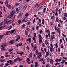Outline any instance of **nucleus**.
I'll return each instance as SVG.
<instances>
[{
    "label": "nucleus",
    "mask_w": 67,
    "mask_h": 67,
    "mask_svg": "<svg viewBox=\"0 0 67 67\" xmlns=\"http://www.w3.org/2000/svg\"><path fill=\"white\" fill-rule=\"evenodd\" d=\"M16 12L14 10H12L11 12L10 13V15H14L15 14V12Z\"/></svg>",
    "instance_id": "1"
},
{
    "label": "nucleus",
    "mask_w": 67,
    "mask_h": 67,
    "mask_svg": "<svg viewBox=\"0 0 67 67\" xmlns=\"http://www.w3.org/2000/svg\"><path fill=\"white\" fill-rule=\"evenodd\" d=\"M9 43L11 44H13L14 43V40H12L9 41Z\"/></svg>",
    "instance_id": "2"
},
{
    "label": "nucleus",
    "mask_w": 67,
    "mask_h": 67,
    "mask_svg": "<svg viewBox=\"0 0 67 67\" xmlns=\"http://www.w3.org/2000/svg\"><path fill=\"white\" fill-rule=\"evenodd\" d=\"M49 32V29H48L47 30V32L48 34V35L49 36V38H51V34H50V32Z\"/></svg>",
    "instance_id": "3"
},
{
    "label": "nucleus",
    "mask_w": 67,
    "mask_h": 67,
    "mask_svg": "<svg viewBox=\"0 0 67 67\" xmlns=\"http://www.w3.org/2000/svg\"><path fill=\"white\" fill-rule=\"evenodd\" d=\"M51 40L52 41H53V40H55V37L54 35H51Z\"/></svg>",
    "instance_id": "4"
},
{
    "label": "nucleus",
    "mask_w": 67,
    "mask_h": 67,
    "mask_svg": "<svg viewBox=\"0 0 67 67\" xmlns=\"http://www.w3.org/2000/svg\"><path fill=\"white\" fill-rule=\"evenodd\" d=\"M14 16L13 15H10L9 16L8 18H9L10 19H12L13 18H14Z\"/></svg>",
    "instance_id": "5"
},
{
    "label": "nucleus",
    "mask_w": 67,
    "mask_h": 67,
    "mask_svg": "<svg viewBox=\"0 0 67 67\" xmlns=\"http://www.w3.org/2000/svg\"><path fill=\"white\" fill-rule=\"evenodd\" d=\"M50 50L51 52H54V49L53 48L50 47Z\"/></svg>",
    "instance_id": "6"
},
{
    "label": "nucleus",
    "mask_w": 67,
    "mask_h": 67,
    "mask_svg": "<svg viewBox=\"0 0 67 67\" xmlns=\"http://www.w3.org/2000/svg\"><path fill=\"white\" fill-rule=\"evenodd\" d=\"M51 18L52 20H53V19L55 20V15H53L51 17Z\"/></svg>",
    "instance_id": "7"
},
{
    "label": "nucleus",
    "mask_w": 67,
    "mask_h": 67,
    "mask_svg": "<svg viewBox=\"0 0 67 67\" xmlns=\"http://www.w3.org/2000/svg\"><path fill=\"white\" fill-rule=\"evenodd\" d=\"M26 26V25L24 24H23L22 25V29H24L25 28V26Z\"/></svg>",
    "instance_id": "8"
},
{
    "label": "nucleus",
    "mask_w": 67,
    "mask_h": 67,
    "mask_svg": "<svg viewBox=\"0 0 67 67\" xmlns=\"http://www.w3.org/2000/svg\"><path fill=\"white\" fill-rule=\"evenodd\" d=\"M21 16H22V13H20L18 16L19 18H20V17H21Z\"/></svg>",
    "instance_id": "9"
},
{
    "label": "nucleus",
    "mask_w": 67,
    "mask_h": 67,
    "mask_svg": "<svg viewBox=\"0 0 67 67\" xmlns=\"http://www.w3.org/2000/svg\"><path fill=\"white\" fill-rule=\"evenodd\" d=\"M5 47L4 46V47H2L1 48L2 50L3 51H6V49H5Z\"/></svg>",
    "instance_id": "10"
},
{
    "label": "nucleus",
    "mask_w": 67,
    "mask_h": 67,
    "mask_svg": "<svg viewBox=\"0 0 67 67\" xmlns=\"http://www.w3.org/2000/svg\"><path fill=\"white\" fill-rule=\"evenodd\" d=\"M33 47L34 48V51H35V50L36 49V48H37V46H36V45H35Z\"/></svg>",
    "instance_id": "11"
},
{
    "label": "nucleus",
    "mask_w": 67,
    "mask_h": 67,
    "mask_svg": "<svg viewBox=\"0 0 67 67\" xmlns=\"http://www.w3.org/2000/svg\"><path fill=\"white\" fill-rule=\"evenodd\" d=\"M5 47V46H6V43H4V44H2L1 45V47H3V46Z\"/></svg>",
    "instance_id": "12"
},
{
    "label": "nucleus",
    "mask_w": 67,
    "mask_h": 67,
    "mask_svg": "<svg viewBox=\"0 0 67 67\" xmlns=\"http://www.w3.org/2000/svg\"><path fill=\"white\" fill-rule=\"evenodd\" d=\"M59 14L60 15H61V12H62V10H60V9H59L58 10Z\"/></svg>",
    "instance_id": "13"
},
{
    "label": "nucleus",
    "mask_w": 67,
    "mask_h": 67,
    "mask_svg": "<svg viewBox=\"0 0 67 67\" xmlns=\"http://www.w3.org/2000/svg\"><path fill=\"white\" fill-rule=\"evenodd\" d=\"M16 31V29H14L13 30H11V32H10L11 33H13L15 31Z\"/></svg>",
    "instance_id": "14"
},
{
    "label": "nucleus",
    "mask_w": 67,
    "mask_h": 67,
    "mask_svg": "<svg viewBox=\"0 0 67 67\" xmlns=\"http://www.w3.org/2000/svg\"><path fill=\"white\" fill-rule=\"evenodd\" d=\"M7 7L10 9H11V5L9 4L7 6Z\"/></svg>",
    "instance_id": "15"
},
{
    "label": "nucleus",
    "mask_w": 67,
    "mask_h": 67,
    "mask_svg": "<svg viewBox=\"0 0 67 67\" xmlns=\"http://www.w3.org/2000/svg\"><path fill=\"white\" fill-rule=\"evenodd\" d=\"M63 15L64 17L67 18V13H64Z\"/></svg>",
    "instance_id": "16"
},
{
    "label": "nucleus",
    "mask_w": 67,
    "mask_h": 67,
    "mask_svg": "<svg viewBox=\"0 0 67 67\" xmlns=\"http://www.w3.org/2000/svg\"><path fill=\"white\" fill-rule=\"evenodd\" d=\"M5 27V25H3L1 26V27H0V30H2V29H3L2 28H3V27Z\"/></svg>",
    "instance_id": "17"
},
{
    "label": "nucleus",
    "mask_w": 67,
    "mask_h": 67,
    "mask_svg": "<svg viewBox=\"0 0 67 67\" xmlns=\"http://www.w3.org/2000/svg\"><path fill=\"white\" fill-rule=\"evenodd\" d=\"M45 43L46 45H47L48 44V41L47 40H46L45 41Z\"/></svg>",
    "instance_id": "18"
},
{
    "label": "nucleus",
    "mask_w": 67,
    "mask_h": 67,
    "mask_svg": "<svg viewBox=\"0 0 67 67\" xmlns=\"http://www.w3.org/2000/svg\"><path fill=\"white\" fill-rule=\"evenodd\" d=\"M12 24L13 25V21L11 20H10L9 25Z\"/></svg>",
    "instance_id": "19"
},
{
    "label": "nucleus",
    "mask_w": 67,
    "mask_h": 67,
    "mask_svg": "<svg viewBox=\"0 0 67 67\" xmlns=\"http://www.w3.org/2000/svg\"><path fill=\"white\" fill-rule=\"evenodd\" d=\"M24 54V52H20V56H22V54Z\"/></svg>",
    "instance_id": "20"
},
{
    "label": "nucleus",
    "mask_w": 67,
    "mask_h": 67,
    "mask_svg": "<svg viewBox=\"0 0 67 67\" xmlns=\"http://www.w3.org/2000/svg\"><path fill=\"white\" fill-rule=\"evenodd\" d=\"M39 40H41V38H42V36L40 34L39 35Z\"/></svg>",
    "instance_id": "21"
},
{
    "label": "nucleus",
    "mask_w": 67,
    "mask_h": 67,
    "mask_svg": "<svg viewBox=\"0 0 67 67\" xmlns=\"http://www.w3.org/2000/svg\"><path fill=\"white\" fill-rule=\"evenodd\" d=\"M42 24H43V25H44L45 24V23H44V19H42Z\"/></svg>",
    "instance_id": "22"
},
{
    "label": "nucleus",
    "mask_w": 67,
    "mask_h": 67,
    "mask_svg": "<svg viewBox=\"0 0 67 67\" xmlns=\"http://www.w3.org/2000/svg\"><path fill=\"white\" fill-rule=\"evenodd\" d=\"M6 23L7 24L10 25V20L6 21Z\"/></svg>",
    "instance_id": "23"
},
{
    "label": "nucleus",
    "mask_w": 67,
    "mask_h": 67,
    "mask_svg": "<svg viewBox=\"0 0 67 67\" xmlns=\"http://www.w3.org/2000/svg\"><path fill=\"white\" fill-rule=\"evenodd\" d=\"M50 63H51L52 64H53V60L52 59H50Z\"/></svg>",
    "instance_id": "24"
},
{
    "label": "nucleus",
    "mask_w": 67,
    "mask_h": 67,
    "mask_svg": "<svg viewBox=\"0 0 67 67\" xmlns=\"http://www.w3.org/2000/svg\"><path fill=\"white\" fill-rule=\"evenodd\" d=\"M31 40V38H29L27 39L26 40V41L27 42H29V41H30V40Z\"/></svg>",
    "instance_id": "25"
},
{
    "label": "nucleus",
    "mask_w": 67,
    "mask_h": 67,
    "mask_svg": "<svg viewBox=\"0 0 67 67\" xmlns=\"http://www.w3.org/2000/svg\"><path fill=\"white\" fill-rule=\"evenodd\" d=\"M29 15V14L28 13H26L25 14V16L27 17Z\"/></svg>",
    "instance_id": "26"
},
{
    "label": "nucleus",
    "mask_w": 67,
    "mask_h": 67,
    "mask_svg": "<svg viewBox=\"0 0 67 67\" xmlns=\"http://www.w3.org/2000/svg\"><path fill=\"white\" fill-rule=\"evenodd\" d=\"M10 32V31H8L7 32H6L5 33L6 34V35H8V34L9 33V32Z\"/></svg>",
    "instance_id": "27"
},
{
    "label": "nucleus",
    "mask_w": 67,
    "mask_h": 67,
    "mask_svg": "<svg viewBox=\"0 0 67 67\" xmlns=\"http://www.w3.org/2000/svg\"><path fill=\"white\" fill-rule=\"evenodd\" d=\"M46 55L48 56H49V53L48 52H46Z\"/></svg>",
    "instance_id": "28"
},
{
    "label": "nucleus",
    "mask_w": 67,
    "mask_h": 67,
    "mask_svg": "<svg viewBox=\"0 0 67 67\" xmlns=\"http://www.w3.org/2000/svg\"><path fill=\"white\" fill-rule=\"evenodd\" d=\"M5 4L6 5H8V0H6L5 2Z\"/></svg>",
    "instance_id": "29"
},
{
    "label": "nucleus",
    "mask_w": 67,
    "mask_h": 67,
    "mask_svg": "<svg viewBox=\"0 0 67 67\" xmlns=\"http://www.w3.org/2000/svg\"><path fill=\"white\" fill-rule=\"evenodd\" d=\"M38 5V4L37 3H36L34 5L35 8H36Z\"/></svg>",
    "instance_id": "30"
},
{
    "label": "nucleus",
    "mask_w": 67,
    "mask_h": 67,
    "mask_svg": "<svg viewBox=\"0 0 67 67\" xmlns=\"http://www.w3.org/2000/svg\"><path fill=\"white\" fill-rule=\"evenodd\" d=\"M57 32L58 33H59V32H60V30L58 28L57 29Z\"/></svg>",
    "instance_id": "31"
},
{
    "label": "nucleus",
    "mask_w": 67,
    "mask_h": 67,
    "mask_svg": "<svg viewBox=\"0 0 67 67\" xmlns=\"http://www.w3.org/2000/svg\"><path fill=\"white\" fill-rule=\"evenodd\" d=\"M21 23V21L20 20H19L18 21V23L19 24H20V23Z\"/></svg>",
    "instance_id": "32"
},
{
    "label": "nucleus",
    "mask_w": 67,
    "mask_h": 67,
    "mask_svg": "<svg viewBox=\"0 0 67 67\" xmlns=\"http://www.w3.org/2000/svg\"><path fill=\"white\" fill-rule=\"evenodd\" d=\"M59 20V19H58V17H57L56 19V21L57 22H58V21Z\"/></svg>",
    "instance_id": "33"
},
{
    "label": "nucleus",
    "mask_w": 67,
    "mask_h": 67,
    "mask_svg": "<svg viewBox=\"0 0 67 67\" xmlns=\"http://www.w3.org/2000/svg\"><path fill=\"white\" fill-rule=\"evenodd\" d=\"M36 54H38V50H37V49L36 51Z\"/></svg>",
    "instance_id": "34"
},
{
    "label": "nucleus",
    "mask_w": 67,
    "mask_h": 67,
    "mask_svg": "<svg viewBox=\"0 0 67 67\" xmlns=\"http://www.w3.org/2000/svg\"><path fill=\"white\" fill-rule=\"evenodd\" d=\"M45 11H46V8H44L43 9V13H45Z\"/></svg>",
    "instance_id": "35"
},
{
    "label": "nucleus",
    "mask_w": 67,
    "mask_h": 67,
    "mask_svg": "<svg viewBox=\"0 0 67 67\" xmlns=\"http://www.w3.org/2000/svg\"><path fill=\"white\" fill-rule=\"evenodd\" d=\"M3 10L5 12H6V10H5V8L4 6H3Z\"/></svg>",
    "instance_id": "36"
},
{
    "label": "nucleus",
    "mask_w": 67,
    "mask_h": 67,
    "mask_svg": "<svg viewBox=\"0 0 67 67\" xmlns=\"http://www.w3.org/2000/svg\"><path fill=\"white\" fill-rule=\"evenodd\" d=\"M17 60H18V59L17 58L15 59L14 60V63H15V62H16L17 61Z\"/></svg>",
    "instance_id": "37"
},
{
    "label": "nucleus",
    "mask_w": 67,
    "mask_h": 67,
    "mask_svg": "<svg viewBox=\"0 0 67 67\" xmlns=\"http://www.w3.org/2000/svg\"><path fill=\"white\" fill-rule=\"evenodd\" d=\"M55 46L56 48H57L58 47V44L57 43H56Z\"/></svg>",
    "instance_id": "38"
},
{
    "label": "nucleus",
    "mask_w": 67,
    "mask_h": 67,
    "mask_svg": "<svg viewBox=\"0 0 67 67\" xmlns=\"http://www.w3.org/2000/svg\"><path fill=\"white\" fill-rule=\"evenodd\" d=\"M38 21H39L40 22V24H41V23H42V21H41V19H38Z\"/></svg>",
    "instance_id": "39"
},
{
    "label": "nucleus",
    "mask_w": 67,
    "mask_h": 67,
    "mask_svg": "<svg viewBox=\"0 0 67 67\" xmlns=\"http://www.w3.org/2000/svg\"><path fill=\"white\" fill-rule=\"evenodd\" d=\"M4 65V64L3 63H2L1 65H0V67H2V66H3Z\"/></svg>",
    "instance_id": "40"
},
{
    "label": "nucleus",
    "mask_w": 67,
    "mask_h": 67,
    "mask_svg": "<svg viewBox=\"0 0 67 67\" xmlns=\"http://www.w3.org/2000/svg\"><path fill=\"white\" fill-rule=\"evenodd\" d=\"M42 46L43 47H45V46L44 45V43L42 42Z\"/></svg>",
    "instance_id": "41"
},
{
    "label": "nucleus",
    "mask_w": 67,
    "mask_h": 67,
    "mask_svg": "<svg viewBox=\"0 0 67 67\" xmlns=\"http://www.w3.org/2000/svg\"><path fill=\"white\" fill-rule=\"evenodd\" d=\"M21 38V37H20V36H18L17 37V39H18L19 40Z\"/></svg>",
    "instance_id": "42"
},
{
    "label": "nucleus",
    "mask_w": 67,
    "mask_h": 67,
    "mask_svg": "<svg viewBox=\"0 0 67 67\" xmlns=\"http://www.w3.org/2000/svg\"><path fill=\"white\" fill-rule=\"evenodd\" d=\"M34 37H36V33H34Z\"/></svg>",
    "instance_id": "43"
},
{
    "label": "nucleus",
    "mask_w": 67,
    "mask_h": 67,
    "mask_svg": "<svg viewBox=\"0 0 67 67\" xmlns=\"http://www.w3.org/2000/svg\"><path fill=\"white\" fill-rule=\"evenodd\" d=\"M1 60V63H3V62H4L5 60H4L2 59V60Z\"/></svg>",
    "instance_id": "44"
},
{
    "label": "nucleus",
    "mask_w": 67,
    "mask_h": 67,
    "mask_svg": "<svg viewBox=\"0 0 67 67\" xmlns=\"http://www.w3.org/2000/svg\"><path fill=\"white\" fill-rule=\"evenodd\" d=\"M58 15V13H57V12H56L55 14V16H57V15Z\"/></svg>",
    "instance_id": "45"
},
{
    "label": "nucleus",
    "mask_w": 67,
    "mask_h": 67,
    "mask_svg": "<svg viewBox=\"0 0 67 67\" xmlns=\"http://www.w3.org/2000/svg\"><path fill=\"white\" fill-rule=\"evenodd\" d=\"M9 65V64L8 63L5 64V66H8Z\"/></svg>",
    "instance_id": "46"
},
{
    "label": "nucleus",
    "mask_w": 67,
    "mask_h": 67,
    "mask_svg": "<svg viewBox=\"0 0 67 67\" xmlns=\"http://www.w3.org/2000/svg\"><path fill=\"white\" fill-rule=\"evenodd\" d=\"M27 59L28 61H29V62H30V61H31V59H29V58H27Z\"/></svg>",
    "instance_id": "47"
},
{
    "label": "nucleus",
    "mask_w": 67,
    "mask_h": 67,
    "mask_svg": "<svg viewBox=\"0 0 67 67\" xmlns=\"http://www.w3.org/2000/svg\"><path fill=\"white\" fill-rule=\"evenodd\" d=\"M35 64H36V65H38V63L37 62H36L35 63Z\"/></svg>",
    "instance_id": "48"
},
{
    "label": "nucleus",
    "mask_w": 67,
    "mask_h": 67,
    "mask_svg": "<svg viewBox=\"0 0 67 67\" xmlns=\"http://www.w3.org/2000/svg\"><path fill=\"white\" fill-rule=\"evenodd\" d=\"M46 60L47 62L49 63V59L48 58H47Z\"/></svg>",
    "instance_id": "49"
},
{
    "label": "nucleus",
    "mask_w": 67,
    "mask_h": 67,
    "mask_svg": "<svg viewBox=\"0 0 67 67\" xmlns=\"http://www.w3.org/2000/svg\"><path fill=\"white\" fill-rule=\"evenodd\" d=\"M26 5H25L23 7V9H25V8H26Z\"/></svg>",
    "instance_id": "50"
},
{
    "label": "nucleus",
    "mask_w": 67,
    "mask_h": 67,
    "mask_svg": "<svg viewBox=\"0 0 67 67\" xmlns=\"http://www.w3.org/2000/svg\"><path fill=\"white\" fill-rule=\"evenodd\" d=\"M26 30H27L28 31H29V27L28 26L27 27Z\"/></svg>",
    "instance_id": "51"
},
{
    "label": "nucleus",
    "mask_w": 67,
    "mask_h": 67,
    "mask_svg": "<svg viewBox=\"0 0 67 67\" xmlns=\"http://www.w3.org/2000/svg\"><path fill=\"white\" fill-rule=\"evenodd\" d=\"M4 36V35H3L1 36V35H0V38H3V37Z\"/></svg>",
    "instance_id": "52"
},
{
    "label": "nucleus",
    "mask_w": 67,
    "mask_h": 67,
    "mask_svg": "<svg viewBox=\"0 0 67 67\" xmlns=\"http://www.w3.org/2000/svg\"><path fill=\"white\" fill-rule=\"evenodd\" d=\"M39 42H40L41 43H42V40L41 39H40V40H39Z\"/></svg>",
    "instance_id": "53"
},
{
    "label": "nucleus",
    "mask_w": 67,
    "mask_h": 67,
    "mask_svg": "<svg viewBox=\"0 0 67 67\" xmlns=\"http://www.w3.org/2000/svg\"><path fill=\"white\" fill-rule=\"evenodd\" d=\"M55 11L56 12H58V8H57L55 9Z\"/></svg>",
    "instance_id": "54"
},
{
    "label": "nucleus",
    "mask_w": 67,
    "mask_h": 67,
    "mask_svg": "<svg viewBox=\"0 0 67 67\" xmlns=\"http://www.w3.org/2000/svg\"><path fill=\"white\" fill-rule=\"evenodd\" d=\"M25 34H27V31L26 30H25Z\"/></svg>",
    "instance_id": "55"
},
{
    "label": "nucleus",
    "mask_w": 67,
    "mask_h": 67,
    "mask_svg": "<svg viewBox=\"0 0 67 67\" xmlns=\"http://www.w3.org/2000/svg\"><path fill=\"white\" fill-rule=\"evenodd\" d=\"M58 60L59 62H61V60H62L60 59H58Z\"/></svg>",
    "instance_id": "56"
},
{
    "label": "nucleus",
    "mask_w": 67,
    "mask_h": 67,
    "mask_svg": "<svg viewBox=\"0 0 67 67\" xmlns=\"http://www.w3.org/2000/svg\"><path fill=\"white\" fill-rule=\"evenodd\" d=\"M43 32V31H42V30H41L40 31V34H41Z\"/></svg>",
    "instance_id": "57"
},
{
    "label": "nucleus",
    "mask_w": 67,
    "mask_h": 67,
    "mask_svg": "<svg viewBox=\"0 0 67 67\" xmlns=\"http://www.w3.org/2000/svg\"><path fill=\"white\" fill-rule=\"evenodd\" d=\"M25 21V19L24 18L23 20L21 22H24V21Z\"/></svg>",
    "instance_id": "58"
},
{
    "label": "nucleus",
    "mask_w": 67,
    "mask_h": 67,
    "mask_svg": "<svg viewBox=\"0 0 67 67\" xmlns=\"http://www.w3.org/2000/svg\"><path fill=\"white\" fill-rule=\"evenodd\" d=\"M46 67H49V65L48 64H47L46 65Z\"/></svg>",
    "instance_id": "59"
},
{
    "label": "nucleus",
    "mask_w": 67,
    "mask_h": 67,
    "mask_svg": "<svg viewBox=\"0 0 67 67\" xmlns=\"http://www.w3.org/2000/svg\"><path fill=\"white\" fill-rule=\"evenodd\" d=\"M15 5H17V6H18L19 5V3H16L15 4Z\"/></svg>",
    "instance_id": "60"
},
{
    "label": "nucleus",
    "mask_w": 67,
    "mask_h": 67,
    "mask_svg": "<svg viewBox=\"0 0 67 67\" xmlns=\"http://www.w3.org/2000/svg\"><path fill=\"white\" fill-rule=\"evenodd\" d=\"M18 60L19 61V62H21V61H22V59H21V58H19L18 59Z\"/></svg>",
    "instance_id": "61"
},
{
    "label": "nucleus",
    "mask_w": 67,
    "mask_h": 67,
    "mask_svg": "<svg viewBox=\"0 0 67 67\" xmlns=\"http://www.w3.org/2000/svg\"><path fill=\"white\" fill-rule=\"evenodd\" d=\"M58 59H57L55 60V61L56 62V63H58Z\"/></svg>",
    "instance_id": "62"
},
{
    "label": "nucleus",
    "mask_w": 67,
    "mask_h": 67,
    "mask_svg": "<svg viewBox=\"0 0 67 67\" xmlns=\"http://www.w3.org/2000/svg\"><path fill=\"white\" fill-rule=\"evenodd\" d=\"M51 25H53L54 24V23H53V21H52L51 22Z\"/></svg>",
    "instance_id": "63"
},
{
    "label": "nucleus",
    "mask_w": 67,
    "mask_h": 67,
    "mask_svg": "<svg viewBox=\"0 0 67 67\" xmlns=\"http://www.w3.org/2000/svg\"><path fill=\"white\" fill-rule=\"evenodd\" d=\"M52 12H53V15H54L55 14V10H54Z\"/></svg>",
    "instance_id": "64"
}]
</instances>
